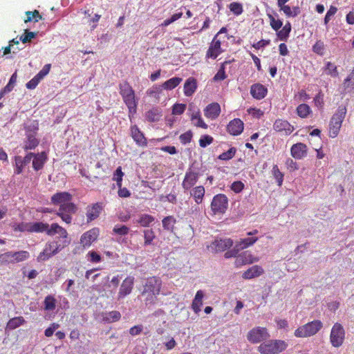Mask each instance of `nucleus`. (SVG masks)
<instances>
[{"label":"nucleus","instance_id":"33","mask_svg":"<svg viewBox=\"0 0 354 354\" xmlns=\"http://www.w3.org/2000/svg\"><path fill=\"white\" fill-rule=\"evenodd\" d=\"M11 256L13 263H15L27 260L30 257V254L28 251L21 250L15 252H11Z\"/></svg>","mask_w":354,"mask_h":354},{"label":"nucleus","instance_id":"59","mask_svg":"<svg viewBox=\"0 0 354 354\" xmlns=\"http://www.w3.org/2000/svg\"><path fill=\"white\" fill-rule=\"evenodd\" d=\"M313 50L314 53L318 55H323L324 50V43L319 40L317 41L313 46Z\"/></svg>","mask_w":354,"mask_h":354},{"label":"nucleus","instance_id":"57","mask_svg":"<svg viewBox=\"0 0 354 354\" xmlns=\"http://www.w3.org/2000/svg\"><path fill=\"white\" fill-rule=\"evenodd\" d=\"M113 232L115 234L124 236L128 234V233L129 232V228L126 225H115L113 229Z\"/></svg>","mask_w":354,"mask_h":354},{"label":"nucleus","instance_id":"12","mask_svg":"<svg viewBox=\"0 0 354 354\" xmlns=\"http://www.w3.org/2000/svg\"><path fill=\"white\" fill-rule=\"evenodd\" d=\"M233 243V241L230 238L216 239L208 246V249L214 253L221 252L230 248Z\"/></svg>","mask_w":354,"mask_h":354},{"label":"nucleus","instance_id":"41","mask_svg":"<svg viewBox=\"0 0 354 354\" xmlns=\"http://www.w3.org/2000/svg\"><path fill=\"white\" fill-rule=\"evenodd\" d=\"M272 172L278 186H281L283 181V174L279 170L277 165H273Z\"/></svg>","mask_w":354,"mask_h":354},{"label":"nucleus","instance_id":"47","mask_svg":"<svg viewBox=\"0 0 354 354\" xmlns=\"http://www.w3.org/2000/svg\"><path fill=\"white\" fill-rule=\"evenodd\" d=\"M236 151V149L235 147H231L227 151L220 154L218 158L222 160H230L235 156Z\"/></svg>","mask_w":354,"mask_h":354},{"label":"nucleus","instance_id":"22","mask_svg":"<svg viewBox=\"0 0 354 354\" xmlns=\"http://www.w3.org/2000/svg\"><path fill=\"white\" fill-rule=\"evenodd\" d=\"M221 113V106L217 102L208 104L204 109L205 116L210 120L216 119Z\"/></svg>","mask_w":354,"mask_h":354},{"label":"nucleus","instance_id":"32","mask_svg":"<svg viewBox=\"0 0 354 354\" xmlns=\"http://www.w3.org/2000/svg\"><path fill=\"white\" fill-rule=\"evenodd\" d=\"M182 80L183 79L181 77H174L162 83L161 86L164 90L170 91L177 87L180 84Z\"/></svg>","mask_w":354,"mask_h":354},{"label":"nucleus","instance_id":"35","mask_svg":"<svg viewBox=\"0 0 354 354\" xmlns=\"http://www.w3.org/2000/svg\"><path fill=\"white\" fill-rule=\"evenodd\" d=\"M257 240V237L245 238L241 239L235 245L240 251L241 250H243L250 245H252Z\"/></svg>","mask_w":354,"mask_h":354},{"label":"nucleus","instance_id":"54","mask_svg":"<svg viewBox=\"0 0 354 354\" xmlns=\"http://www.w3.org/2000/svg\"><path fill=\"white\" fill-rule=\"evenodd\" d=\"M11 252H7L0 254V266L13 263Z\"/></svg>","mask_w":354,"mask_h":354},{"label":"nucleus","instance_id":"52","mask_svg":"<svg viewBox=\"0 0 354 354\" xmlns=\"http://www.w3.org/2000/svg\"><path fill=\"white\" fill-rule=\"evenodd\" d=\"M162 90L163 89L161 85H156L153 86L151 88L149 89L147 93L149 96L154 97L156 99H158L159 95L161 93Z\"/></svg>","mask_w":354,"mask_h":354},{"label":"nucleus","instance_id":"61","mask_svg":"<svg viewBox=\"0 0 354 354\" xmlns=\"http://www.w3.org/2000/svg\"><path fill=\"white\" fill-rule=\"evenodd\" d=\"M89 261L92 263H99L102 260L101 256L95 251H89L87 254Z\"/></svg>","mask_w":354,"mask_h":354},{"label":"nucleus","instance_id":"48","mask_svg":"<svg viewBox=\"0 0 354 354\" xmlns=\"http://www.w3.org/2000/svg\"><path fill=\"white\" fill-rule=\"evenodd\" d=\"M30 222L24 223L21 222L19 223H15L12 225L13 230L15 232H29Z\"/></svg>","mask_w":354,"mask_h":354},{"label":"nucleus","instance_id":"49","mask_svg":"<svg viewBox=\"0 0 354 354\" xmlns=\"http://www.w3.org/2000/svg\"><path fill=\"white\" fill-rule=\"evenodd\" d=\"M229 9L236 16L240 15L243 11L242 4L239 2L231 3L229 5Z\"/></svg>","mask_w":354,"mask_h":354},{"label":"nucleus","instance_id":"10","mask_svg":"<svg viewBox=\"0 0 354 354\" xmlns=\"http://www.w3.org/2000/svg\"><path fill=\"white\" fill-rule=\"evenodd\" d=\"M345 339V330L342 325L339 323H335L332 327L330 334V341L333 346L335 348L340 347Z\"/></svg>","mask_w":354,"mask_h":354},{"label":"nucleus","instance_id":"53","mask_svg":"<svg viewBox=\"0 0 354 354\" xmlns=\"http://www.w3.org/2000/svg\"><path fill=\"white\" fill-rule=\"evenodd\" d=\"M324 95L322 93V91H319L318 93L314 97V103L316 106H317L319 109H322L324 104Z\"/></svg>","mask_w":354,"mask_h":354},{"label":"nucleus","instance_id":"23","mask_svg":"<svg viewBox=\"0 0 354 354\" xmlns=\"http://www.w3.org/2000/svg\"><path fill=\"white\" fill-rule=\"evenodd\" d=\"M267 93V88L260 83L254 84L250 87V94L254 99L261 100L266 96Z\"/></svg>","mask_w":354,"mask_h":354},{"label":"nucleus","instance_id":"25","mask_svg":"<svg viewBox=\"0 0 354 354\" xmlns=\"http://www.w3.org/2000/svg\"><path fill=\"white\" fill-rule=\"evenodd\" d=\"M197 86L198 85L196 80L193 77H189L188 79L186 80L184 84V95L187 97L192 96L194 93L196 92Z\"/></svg>","mask_w":354,"mask_h":354},{"label":"nucleus","instance_id":"42","mask_svg":"<svg viewBox=\"0 0 354 354\" xmlns=\"http://www.w3.org/2000/svg\"><path fill=\"white\" fill-rule=\"evenodd\" d=\"M145 117L149 122H152L158 121L160 117V115L157 109H152L146 112Z\"/></svg>","mask_w":354,"mask_h":354},{"label":"nucleus","instance_id":"27","mask_svg":"<svg viewBox=\"0 0 354 354\" xmlns=\"http://www.w3.org/2000/svg\"><path fill=\"white\" fill-rule=\"evenodd\" d=\"M205 193V187L203 185L193 187L190 191V195L193 197L195 203L198 205L203 203Z\"/></svg>","mask_w":354,"mask_h":354},{"label":"nucleus","instance_id":"26","mask_svg":"<svg viewBox=\"0 0 354 354\" xmlns=\"http://www.w3.org/2000/svg\"><path fill=\"white\" fill-rule=\"evenodd\" d=\"M32 160V167L35 171H39L44 167L45 162L47 160V154L45 151L34 153Z\"/></svg>","mask_w":354,"mask_h":354},{"label":"nucleus","instance_id":"15","mask_svg":"<svg viewBox=\"0 0 354 354\" xmlns=\"http://www.w3.org/2000/svg\"><path fill=\"white\" fill-rule=\"evenodd\" d=\"M99 236V229L92 228L84 232L80 238V244L83 248H88L95 242Z\"/></svg>","mask_w":354,"mask_h":354},{"label":"nucleus","instance_id":"24","mask_svg":"<svg viewBox=\"0 0 354 354\" xmlns=\"http://www.w3.org/2000/svg\"><path fill=\"white\" fill-rule=\"evenodd\" d=\"M131 135L137 145L142 147L147 146V139L136 125L131 127Z\"/></svg>","mask_w":354,"mask_h":354},{"label":"nucleus","instance_id":"7","mask_svg":"<svg viewBox=\"0 0 354 354\" xmlns=\"http://www.w3.org/2000/svg\"><path fill=\"white\" fill-rule=\"evenodd\" d=\"M287 346L288 344L283 340H270L261 344L258 351L261 354H278L285 351Z\"/></svg>","mask_w":354,"mask_h":354},{"label":"nucleus","instance_id":"13","mask_svg":"<svg viewBox=\"0 0 354 354\" xmlns=\"http://www.w3.org/2000/svg\"><path fill=\"white\" fill-rule=\"evenodd\" d=\"M224 50L221 48V41L220 38H217V35H214L205 54L207 59H216Z\"/></svg>","mask_w":354,"mask_h":354},{"label":"nucleus","instance_id":"11","mask_svg":"<svg viewBox=\"0 0 354 354\" xmlns=\"http://www.w3.org/2000/svg\"><path fill=\"white\" fill-rule=\"evenodd\" d=\"M228 207V198L223 194H218L213 197L211 209L214 214H224Z\"/></svg>","mask_w":354,"mask_h":354},{"label":"nucleus","instance_id":"20","mask_svg":"<svg viewBox=\"0 0 354 354\" xmlns=\"http://www.w3.org/2000/svg\"><path fill=\"white\" fill-rule=\"evenodd\" d=\"M103 207L102 203H96L86 207V219L87 222H91L96 219L102 211Z\"/></svg>","mask_w":354,"mask_h":354},{"label":"nucleus","instance_id":"45","mask_svg":"<svg viewBox=\"0 0 354 354\" xmlns=\"http://www.w3.org/2000/svg\"><path fill=\"white\" fill-rule=\"evenodd\" d=\"M36 36L37 32H30L28 30H25L24 34L20 37L19 41H21L24 44H26L31 41V40L35 38Z\"/></svg>","mask_w":354,"mask_h":354},{"label":"nucleus","instance_id":"19","mask_svg":"<svg viewBox=\"0 0 354 354\" xmlns=\"http://www.w3.org/2000/svg\"><path fill=\"white\" fill-rule=\"evenodd\" d=\"M290 154L295 159L301 160L307 156L308 147L304 143L297 142L291 147Z\"/></svg>","mask_w":354,"mask_h":354},{"label":"nucleus","instance_id":"56","mask_svg":"<svg viewBox=\"0 0 354 354\" xmlns=\"http://www.w3.org/2000/svg\"><path fill=\"white\" fill-rule=\"evenodd\" d=\"M213 138L209 135H205L201 137L199 140L200 147L205 148L213 142Z\"/></svg>","mask_w":354,"mask_h":354},{"label":"nucleus","instance_id":"43","mask_svg":"<svg viewBox=\"0 0 354 354\" xmlns=\"http://www.w3.org/2000/svg\"><path fill=\"white\" fill-rule=\"evenodd\" d=\"M145 245H149L152 243V241L156 238L155 233L152 229H147L143 231Z\"/></svg>","mask_w":354,"mask_h":354},{"label":"nucleus","instance_id":"17","mask_svg":"<svg viewBox=\"0 0 354 354\" xmlns=\"http://www.w3.org/2000/svg\"><path fill=\"white\" fill-rule=\"evenodd\" d=\"M134 281V277L132 276H129L123 280L118 292V299H123L131 294L133 288Z\"/></svg>","mask_w":354,"mask_h":354},{"label":"nucleus","instance_id":"58","mask_svg":"<svg viewBox=\"0 0 354 354\" xmlns=\"http://www.w3.org/2000/svg\"><path fill=\"white\" fill-rule=\"evenodd\" d=\"M244 187V183L240 180L234 181L230 186L231 189L236 194L241 192Z\"/></svg>","mask_w":354,"mask_h":354},{"label":"nucleus","instance_id":"5","mask_svg":"<svg viewBox=\"0 0 354 354\" xmlns=\"http://www.w3.org/2000/svg\"><path fill=\"white\" fill-rule=\"evenodd\" d=\"M70 243L69 241H64L63 244H59L57 241H48L46 243L45 247L42 252H41L37 260L40 261H46L54 255L59 253L64 248L67 246Z\"/></svg>","mask_w":354,"mask_h":354},{"label":"nucleus","instance_id":"44","mask_svg":"<svg viewBox=\"0 0 354 354\" xmlns=\"http://www.w3.org/2000/svg\"><path fill=\"white\" fill-rule=\"evenodd\" d=\"M121 314L118 310H112L106 314L104 319L109 322H115L120 319Z\"/></svg>","mask_w":354,"mask_h":354},{"label":"nucleus","instance_id":"2","mask_svg":"<svg viewBox=\"0 0 354 354\" xmlns=\"http://www.w3.org/2000/svg\"><path fill=\"white\" fill-rule=\"evenodd\" d=\"M33 232H46L47 235L50 236L59 234L62 239H67L68 235L66 230L56 223L50 225L43 222H30L29 233Z\"/></svg>","mask_w":354,"mask_h":354},{"label":"nucleus","instance_id":"8","mask_svg":"<svg viewBox=\"0 0 354 354\" xmlns=\"http://www.w3.org/2000/svg\"><path fill=\"white\" fill-rule=\"evenodd\" d=\"M323 324L320 320L310 322L297 328L294 335L297 337H308L317 334L322 328Z\"/></svg>","mask_w":354,"mask_h":354},{"label":"nucleus","instance_id":"28","mask_svg":"<svg viewBox=\"0 0 354 354\" xmlns=\"http://www.w3.org/2000/svg\"><path fill=\"white\" fill-rule=\"evenodd\" d=\"M263 272V268L259 266L255 265L245 271L242 277L245 279H250L260 276Z\"/></svg>","mask_w":354,"mask_h":354},{"label":"nucleus","instance_id":"6","mask_svg":"<svg viewBox=\"0 0 354 354\" xmlns=\"http://www.w3.org/2000/svg\"><path fill=\"white\" fill-rule=\"evenodd\" d=\"M346 114V109L345 106H339L336 112L332 116L330 123L328 135L330 138H336L339 134L342 127V122Z\"/></svg>","mask_w":354,"mask_h":354},{"label":"nucleus","instance_id":"63","mask_svg":"<svg viewBox=\"0 0 354 354\" xmlns=\"http://www.w3.org/2000/svg\"><path fill=\"white\" fill-rule=\"evenodd\" d=\"M192 138V133L191 131H188L183 134H181L179 137L180 142L183 144H187L191 142Z\"/></svg>","mask_w":354,"mask_h":354},{"label":"nucleus","instance_id":"46","mask_svg":"<svg viewBox=\"0 0 354 354\" xmlns=\"http://www.w3.org/2000/svg\"><path fill=\"white\" fill-rule=\"evenodd\" d=\"M123 176L124 173L122 171V167H118L115 171L113 176V180L116 182L118 187H120L122 186Z\"/></svg>","mask_w":354,"mask_h":354},{"label":"nucleus","instance_id":"31","mask_svg":"<svg viewBox=\"0 0 354 354\" xmlns=\"http://www.w3.org/2000/svg\"><path fill=\"white\" fill-rule=\"evenodd\" d=\"M155 218L149 214H143L138 216L135 223L139 224L140 226L147 227H149Z\"/></svg>","mask_w":354,"mask_h":354},{"label":"nucleus","instance_id":"34","mask_svg":"<svg viewBox=\"0 0 354 354\" xmlns=\"http://www.w3.org/2000/svg\"><path fill=\"white\" fill-rule=\"evenodd\" d=\"M39 143V141L36 138L35 136L29 134L27 136V140L25 142L24 149L25 150H30L35 149Z\"/></svg>","mask_w":354,"mask_h":354},{"label":"nucleus","instance_id":"9","mask_svg":"<svg viewBox=\"0 0 354 354\" xmlns=\"http://www.w3.org/2000/svg\"><path fill=\"white\" fill-rule=\"evenodd\" d=\"M270 336L266 328L257 326L248 331L247 339L252 344H258L268 339Z\"/></svg>","mask_w":354,"mask_h":354},{"label":"nucleus","instance_id":"60","mask_svg":"<svg viewBox=\"0 0 354 354\" xmlns=\"http://www.w3.org/2000/svg\"><path fill=\"white\" fill-rule=\"evenodd\" d=\"M337 8L335 6H330L324 17V24L327 25L330 20V17L336 14Z\"/></svg>","mask_w":354,"mask_h":354},{"label":"nucleus","instance_id":"37","mask_svg":"<svg viewBox=\"0 0 354 354\" xmlns=\"http://www.w3.org/2000/svg\"><path fill=\"white\" fill-rule=\"evenodd\" d=\"M310 113L311 109L306 104H301L297 107V113L301 118H306Z\"/></svg>","mask_w":354,"mask_h":354},{"label":"nucleus","instance_id":"40","mask_svg":"<svg viewBox=\"0 0 354 354\" xmlns=\"http://www.w3.org/2000/svg\"><path fill=\"white\" fill-rule=\"evenodd\" d=\"M324 71L327 75H329L333 77H336L339 75L337 68L335 64L328 62L324 67Z\"/></svg>","mask_w":354,"mask_h":354},{"label":"nucleus","instance_id":"39","mask_svg":"<svg viewBox=\"0 0 354 354\" xmlns=\"http://www.w3.org/2000/svg\"><path fill=\"white\" fill-rule=\"evenodd\" d=\"M44 305L46 310H53L56 308V299L52 295H48L44 299Z\"/></svg>","mask_w":354,"mask_h":354},{"label":"nucleus","instance_id":"50","mask_svg":"<svg viewBox=\"0 0 354 354\" xmlns=\"http://www.w3.org/2000/svg\"><path fill=\"white\" fill-rule=\"evenodd\" d=\"M15 174H20L23 171V169L26 165L21 160V156H17L15 157Z\"/></svg>","mask_w":354,"mask_h":354},{"label":"nucleus","instance_id":"29","mask_svg":"<svg viewBox=\"0 0 354 354\" xmlns=\"http://www.w3.org/2000/svg\"><path fill=\"white\" fill-rule=\"evenodd\" d=\"M203 291L201 290H198L192 303V308L196 314H198L201 310V308L203 306Z\"/></svg>","mask_w":354,"mask_h":354},{"label":"nucleus","instance_id":"3","mask_svg":"<svg viewBox=\"0 0 354 354\" xmlns=\"http://www.w3.org/2000/svg\"><path fill=\"white\" fill-rule=\"evenodd\" d=\"M162 281L159 277H150L143 285L142 295L145 296L146 305L153 304L157 295L160 294Z\"/></svg>","mask_w":354,"mask_h":354},{"label":"nucleus","instance_id":"62","mask_svg":"<svg viewBox=\"0 0 354 354\" xmlns=\"http://www.w3.org/2000/svg\"><path fill=\"white\" fill-rule=\"evenodd\" d=\"M41 80L36 75L32 79L26 83V86L28 89H34Z\"/></svg>","mask_w":354,"mask_h":354},{"label":"nucleus","instance_id":"51","mask_svg":"<svg viewBox=\"0 0 354 354\" xmlns=\"http://www.w3.org/2000/svg\"><path fill=\"white\" fill-rule=\"evenodd\" d=\"M270 25L273 30L278 31L282 26L283 23L280 19H276L272 15H268Z\"/></svg>","mask_w":354,"mask_h":354},{"label":"nucleus","instance_id":"21","mask_svg":"<svg viewBox=\"0 0 354 354\" xmlns=\"http://www.w3.org/2000/svg\"><path fill=\"white\" fill-rule=\"evenodd\" d=\"M244 129V124L239 118L231 120L227 126V132L232 136L240 135Z\"/></svg>","mask_w":354,"mask_h":354},{"label":"nucleus","instance_id":"16","mask_svg":"<svg viewBox=\"0 0 354 354\" xmlns=\"http://www.w3.org/2000/svg\"><path fill=\"white\" fill-rule=\"evenodd\" d=\"M189 111L191 112L190 120L194 126L205 129H207L208 125L203 121L199 109L194 107L192 104H189Z\"/></svg>","mask_w":354,"mask_h":354},{"label":"nucleus","instance_id":"55","mask_svg":"<svg viewBox=\"0 0 354 354\" xmlns=\"http://www.w3.org/2000/svg\"><path fill=\"white\" fill-rule=\"evenodd\" d=\"M185 109H186L185 104L176 103L173 105V107H172V114L173 115H181L185 112Z\"/></svg>","mask_w":354,"mask_h":354},{"label":"nucleus","instance_id":"1","mask_svg":"<svg viewBox=\"0 0 354 354\" xmlns=\"http://www.w3.org/2000/svg\"><path fill=\"white\" fill-rule=\"evenodd\" d=\"M72 195L67 192H57L51 196V203L59 205V209L56 214L62 218L66 224L72 223V214L76 213L77 207L76 205L71 203Z\"/></svg>","mask_w":354,"mask_h":354},{"label":"nucleus","instance_id":"4","mask_svg":"<svg viewBox=\"0 0 354 354\" xmlns=\"http://www.w3.org/2000/svg\"><path fill=\"white\" fill-rule=\"evenodd\" d=\"M120 94L123 102L127 105L130 113L136 112L138 102L136 99L135 91L127 81H124L119 84Z\"/></svg>","mask_w":354,"mask_h":354},{"label":"nucleus","instance_id":"14","mask_svg":"<svg viewBox=\"0 0 354 354\" xmlns=\"http://www.w3.org/2000/svg\"><path fill=\"white\" fill-rule=\"evenodd\" d=\"M200 174L198 172L194 171L189 169L185 175L184 179L182 183V187L185 191L189 190L198 182Z\"/></svg>","mask_w":354,"mask_h":354},{"label":"nucleus","instance_id":"64","mask_svg":"<svg viewBox=\"0 0 354 354\" xmlns=\"http://www.w3.org/2000/svg\"><path fill=\"white\" fill-rule=\"evenodd\" d=\"M286 165L287 169L290 171H296L299 169V166L297 162L290 158L286 160Z\"/></svg>","mask_w":354,"mask_h":354},{"label":"nucleus","instance_id":"38","mask_svg":"<svg viewBox=\"0 0 354 354\" xmlns=\"http://www.w3.org/2000/svg\"><path fill=\"white\" fill-rule=\"evenodd\" d=\"M26 15L27 17L24 19L25 23L30 22L32 20H34L35 22H38L42 19V16L37 10H35L34 11H27L26 12Z\"/></svg>","mask_w":354,"mask_h":354},{"label":"nucleus","instance_id":"36","mask_svg":"<svg viewBox=\"0 0 354 354\" xmlns=\"http://www.w3.org/2000/svg\"><path fill=\"white\" fill-rule=\"evenodd\" d=\"M162 223L165 230L172 232L174 231L176 220L173 216H168L162 219Z\"/></svg>","mask_w":354,"mask_h":354},{"label":"nucleus","instance_id":"30","mask_svg":"<svg viewBox=\"0 0 354 354\" xmlns=\"http://www.w3.org/2000/svg\"><path fill=\"white\" fill-rule=\"evenodd\" d=\"M26 320L21 316L11 318L6 324V329L9 330H15V328L24 325Z\"/></svg>","mask_w":354,"mask_h":354},{"label":"nucleus","instance_id":"18","mask_svg":"<svg viewBox=\"0 0 354 354\" xmlns=\"http://www.w3.org/2000/svg\"><path fill=\"white\" fill-rule=\"evenodd\" d=\"M273 129L283 135L288 136L295 130V127L288 121L282 119H277L273 124Z\"/></svg>","mask_w":354,"mask_h":354}]
</instances>
